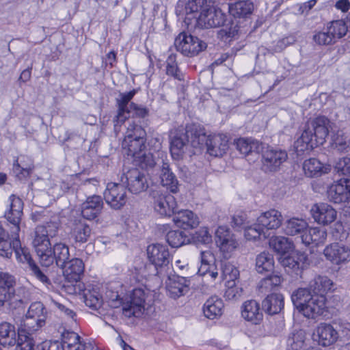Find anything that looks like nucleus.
I'll use <instances>...</instances> for the list:
<instances>
[{"instance_id":"obj_37","label":"nucleus","mask_w":350,"mask_h":350,"mask_svg":"<svg viewBox=\"0 0 350 350\" xmlns=\"http://www.w3.org/2000/svg\"><path fill=\"white\" fill-rule=\"evenodd\" d=\"M161 184L165 187L172 193H176L178 191V181L170 168V165L167 163H163L160 170Z\"/></svg>"},{"instance_id":"obj_60","label":"nucleus","mask_w":350,"mask_h":350,"mask_svg":"<svg viewBox=\"0 0 350 350\" xmlns=\"http://www.w3.org/2000/svg\"><path fill=\"white\" fill-rule=\"evenodd\" d=\"M251 222L247 214L243 211L234 214L232 221L233 226L243 229L245 228Z\"/></svg>"},{"instance_id":"obj_35","label":"nucleus","mask_w":350,"mask_h":350,"mask_svg":"<svg viewBox=\"0 0 350 350\" xmlns=\"http://www.w3.org/2000/svg\"><path fill=\"white\" fill-rule=\"evenodd\" d=\"M84 302L87 306L98 310L103 304V297L100 293V288L96 285H88L83 291Z\"/></svg>"},{"instance_id":"obj_22","label":"nucleus","mask_w":350,"mask_h":350,"mask_svg":"<svg viewBox=\"0 0 350 350\" xmlns=\"http://www.w3.org/2000/svg\"><path fill=\"white\" fill-rule=\"evenodd\" d=\"M314 339L319 345L327 347L335 343L339 338V334L334 327L328 323H320L313 334Z\"/></svg>"},{"instance_id":"obj_63","label":"nucleus","mask_w":350,"mask_h":350,"mask_svg":"<svg viewBox=\"0 0 350 350\" xmlns=\"http://www.w3.org/2000/svg\"><path fill=\"white\" fill-rule=\"evenodd\" d=\"M36 350H64V346L59 340H46L36 347Z\"/></svg>"},{"instance_id":"obj_52","label":"nucleus","mask_w":350,"mask_h":350,"mask_svg":"<svg viewBox=\"0 0 350 350\" xmlns=\"http://www.w3.org/2000/svg\"><path fill=\"white\" fill-rule=\"evenodd\" d=\"M262 235L266 237L264 229L258 224L257 221L256 223L254 224L251 222L244 228V236L248 241H256Z\"/></svg>"},{"instance_id":"obj_46","label":"nucleus","mask_w":350,"mask_h":350,"mask_svg":"<svg viewBox=\"0 0 350 350\" xmlns=\"http://www.w3.org/2000/svg\"><path fill=\"white\" fill-rule=\"evenodd\" d=\"M282 275L278 273H273L262 279L258 284V290L262 293L271 291L275 287L279 286L282 282Z\"/></svg>"},{"instance_id":"obj_19","label":"nucleus","mask_w":350,"mask_h":350,"mask_svg":"<svg viewBox=\"0 0 350 350\" xmlns=\"http://www.w3.org/2000/svg\"><path fill=\"white\" fill-rule=\"evenodd\" d=\"M189 285V278L178 275H170L166 281L167 294L170 297L177 299L188 293Z\"/></svg>"},{"instance_id":"obj_7","label":"nucleus","mask_w":350,"mask_h":350,"mask_svg":"<svg viewBox=\"0 0 350 350\" xmlns=\"http://www.w3.org/2000/svg\"><path fill=\"white\" fill-rule=\"evenodd\" d=\"M147 256L150 262L154 266L155 275L163 274V269L170 262V254L167 246L160 243H152L147 247Z\"/></svg>"},{"instance_id":"obj_27","label":"nucleus","mask_w":350,"mask_h":350,"mask_svg":"<svg viewBox=\"0 0 350 350\" xmlns=\"http://www.w3.org/2000/svg\"><path fill=\"white\" fill-rule=\"evenodd\" d=\"M326 299L321 295H313L304 308L301 309V313L308 318L315 319L323 314L325 310Z\"/></svg>"},{"instance_id":"obj_30","label":"nucleus","mask_w":350,"mask_h":350,"mask_svg":"<svg viewBox=\"0 0 350 350\" xmlns=\"http://www.w3.org/2000/svg\"><path fill=\"white\" fill-rule=\"evenodd\" d=\"M283 217L282 213L275 209H270L262 213L257 218L258 224L262 228L267 230H275L280 228L282 224Z\"/></svg>"},{"instance_id":"obj_57","label":"nucleus","mask_w":350,"mask_h":350,"mask_svg":"<svg viewBox=\"0 0 350 350\" xmlns=\"http://www.w3.org/2000/svg\"><path fill=\"white\" fill-rule=\"evenodd\" d=\"M242 288L237 285L234 281L226 282L224 297L228 300H237L241 296Z\"/></svg>"},{"instance_id":"obj_56","label":"nucleus","mask_w":350,"mask_h":350,"mask_svg":"<svg viewBox=\"0 0 350 350\" xmlns=\"http://www.w3.org/2000/svg\"><path fill=\"white\" fill-rule=\"evenodd\" d=\"M18 330H19L18 329ZM27 333L18 331V338L15 350H33L34 341Z\"/></svg>"},{"instance_id":"obj_6","label":"nucleus","mask_w":350,"mask_h":350,"mask_svg":"<svg viewBox=\"0 0 350 350\" xmlns=\"http://www.w3.org/2000/svg\"><path fill=\"white\" fill-rule=\"evenodd\" d=\"M42 267H48L55 262L57 266L64 268L70 255L68 246L62 242L56 243L53 247L47 246V249L43 252H36Z\"/></svg>"},{"instance_id":"obj_15","label":"nucleus","mask_w":350,"mask_h":350,"mask_svg":"<svg viewBox=\"0 0 350 350\" xmlns=\"http://www.w3.org/2000/svg\"><path fill=\"white\" fill-rule=\"evenodd\" d=\"M280 262L286 271L298 275L309 265L308 255L304 252H297L291 255H284L280 257Z\"/></svg>"},{"instance_id":"obj_14","label":"nucleus","mask_w":350,"mask_h":350,"mask_svg":"<svg viewBox=\"0 0 350 350\" xmlns=\"http://www.w3.org/2000/svg\"><path fill=\"white\" fill-rule=\"evenodd\" d=\"M106 202L114 209L121 208L126 202L125 187L119 183H109L104 192Z\"/></svg>"},{"instance_id":"obj_50","label":"nucleus","mask_w":350,"mask_h":350,"mask_svg":"<svg viewBox=\"0 0 350 350\" xmlns=\"http://www.w3.org/2000/svg\"><path fill=\"white\" fill-rule=\"evenodd\" d=\"M305 338V332L304 330L300 329L292 332L287 340L288 350L301 349L304 345Z\"/></svg>"},{"instance_id":"obj_41","label":"nucleus","mask_w":350,"mask_h":350,"mask_svg":"<svg viewBox=\"0 0 350 350\" xmlns=\"http://www.w3.org/2000/svg\"><path fill=\"white\" fill-rule=\"evenodd\" d=\"M236 148L245 156L252 153H258L262 149V144L258 141L240 138L235 142Z\"/></svg>"},{"instance_id":"obj_5","label":"nucleus","mask_w":350,"mask_h":350,"mask_svg":"<svg viewBox=\"0 0 350 350\" xmlns=\"http://www.w3.org/2000/svg\"><path fill=\"white\" fill-rule=\"evenodd\" d=\"M14 240L12 245V250L15 252L16 257L18 262L27 264L29 271L32 275L35 276L38 280L42 282L47 287L51 285V282L46 273L33 260L30 254L29 250L26 247H21L19 240L18 234L17 235H12Z\"/></svg>"},{"instance_id":"obj_24","label":"nucleus","mask_w":350,"mask_h":350,"mask_svg":"<svg viewBox=\"0 0 350 350\" xmlns=\"http://www.w3.org/2000/svg\"><path fill=\"white\" fill-rule=\"evenodd\" d=\"M311 213L314 221L323 225L332 223L336 219L337 212L326 203L315 204L311 208Z\"/></svg>"},{"instance_id":"obj_54","label":"nucleus","mask_w":350,"mask_h":350,"mask_svg":"<svg viewBox=\"0 0 350 350\" xmlns=\"http://www.w3.org/2000/svg\"><path fill=\"white\" fill-rule=\"evenodd\" d=\"M12 254V245L8 241V235L0 224V256L10 258Z\"/></svg>"},{"instance_id":"obj_20","label":"nucleus","mask_w":350,"mask_h":350,"mask_svg":"<svg viewBox=\"0 0 350 350\" xmlns=\"http://www.w3.org/2000/svg\"><path fill=\"white\" fill-rule=\"evenodd\" d=\"M15 284L14 276L8 273H0V307L10 305L15 298Z\"/></svg>"},{"instance_id":"obj_32","label":"nucleus","mask_w":350,"mask_h":350,"mask_svg":"<svg viewBox=\"0 0 350 350\" xmlns=\"http://www.w3.org/2000/svg\"><path fill=\"white\" fill-rule=\"evenodd\" d=\"M92 233L90 226L83 220H75L71 227L70 235L76 243H84L88 241Z\"/></svg>"},{"instance_id":"obj_18","label":"nucleus","mask_w":350,"mask_h":350,"mask_svg":"<svg viewBox=\"0 0 350 350\" xmlns=\"http://www.w3.org/2000/svg\"><path fill=\"white\" fill-rule=\"evenodd\" d=\"M144 293L141 289H135L131 300L122 304V310L127 317H139L143 314L144 309Z\"/></svg>"},{"instance_id":"obj_59","label":"nucleus","mask_w":350,"mask_h":350,"mask_svg":"<svg viewBox=\"0 0 350 350\" xmlns=\"http://www.w3.org/2000/svg\"><path fill=\"white\" fill-rule=\"evenodd\" d=\"M221 277L223 280L228 281H234L239 279V271L230 263H225L222 267Z\"/></svg>"},{"instance_id":"obj_55","label":"nucleus","mask_w":350,"mask_h":350,"mask_svg":"<svg viewBox=\"0 0 350 350\" xmlns=\"http://www.w3.org/2000/svg\"><path fill=\"white\" fill-rule=\"evenodd\" d=\"M166 74L179 81L183 79V75L178 69L176 56L174 54H170L166 60Z\"/></svg>"},{"instance_id":"obj_1","label":"nucleus","mask_w":350,"mask_h":350,"mask_svg":"<svg viewBox=\"0 0 350 350\" xmlns=\"http://www.w3.org/2000/svg\"><path fill=\"white\" fill-rule=\"evenodd\" d=\"M185 21L193 23L195 27L209 29L222 26L218 36L224 42L230 41L238 33V26L233 23L228 26L227 15L211 1L189 0L185 5Z\"/></svg>"},{"instance_id":"obj_64","label":"nucleus","mask_w":350,"mask_h":350,"mask_svg":"<svg viewBox=\"0 0 350 350\" xmlns=\"http://www.w3.org/2000/svg\"><path fill=\"white\" fill-rule=\"evenodd\" d=\"M335 170L342 175H350V158L339 159L336 163Z\"/></svg>"},{"instance_id":"obj_31","label":"nucleus","mask_w":350,"mask_h":350,"mask_svg":"<svg viewBox=\"0 0 350 350\" xmlns=\"http://www.w3.org/2000/svg\"><path fill=\"white\" fill-rule=\"evenodd\" d=\"M173 221L177 227L189 229L194 228L199 224V219L196 215L189 210H180L176 209L175 213L173 214Z\"/></svg>"},{"instance_id":"obj_28","label":"nucleus","mask_w":350,"mask_h":350,"mask_svg":"<svg viewBox=\"0 0 350 350\" xmlns=\"http://www.w3.org/2000/svg\"><path fill=\"white\" fill-rule=\"evenodd\" d=\"M103 208V201L99 196L88 197L81 204V215L89 220L94 219L101 213Z\"/></svg>"},{"instance_id":"obj_23","label":"nucleus","mask_w":350,"mask_h":350,"mask_svg":"<svg viewBox=\"0 0 350 350\" xmlns=\"http://www.w3.org/2000/svg\"><path fill=\"white\" fill-rule=\"evenodd\" d=\"M326 258L332 263L340 265L350 260V249L338 243L327 245L323 251Z\"/></svg>"},{"instance_id":"obj_36","label":"nucleus","mask_w":350,"mask_h":350,"mask_svg":"<svg viewBox=\"0 0 350 350\" xmlns=\"http://www.w3.org/2000/svg\"><path fill=\"white\" fill-rule=\"evenodd\" d=\"M224 303L221 298L213 296L208 299L204 304L203 312L209 319H215L221 317L223 312Z\"/></svg>"},{"instance_id":"obj_26","label":"nucleus","mask_w":350,"mask_h":350,"mask_svg":"<svg viewBox=\"0 0 350 350\" xmlns=\"http://www.w3.org/2000/svg\"><path fill=\"white\" fill-rule=\"evenodd\" d=\"M207 152L213 157H222L228 149V140L223 135H209L204 146Z\"/></svg>"},{"instance_id":"obj_47","label":"nucleus","mask_w":350,"mask_h":350,"mask_svg":"<svg viewBox=\"0 0 350 350\" xmlns=\"http://www.w3.org/2000/svg\"><path fill=\"white\" fill-rule=\"evenodd\" d=\"M133 163L135 165L146 170L153 167L156 163L152 154L146 149L135 156Z\"/></svg>"},{"instance_id":"obj_61","label":"nucleus","mask_w":350,"mask_h":350,"mask_svg":"<svg viewBox=\"0 0 350 350\" xmlns=\"http://www.w3.org/2000/svg\"><path fill=\"white\" fill-rule=\"evenodd\" d=\"M313 40L319 45H329L334 43L333 36L329 33L327 29L326 31H319L313 36Z\"/></svg>"},{"instance_id":"obj_13","label":"nucleus","mask_w":350,"mask_h":350,"mask_svg":"<svg viewBox=\"0 0 350 350\" xmlns=\"http://www.w3.org/2000/svg\"><path fill=\"white\" fill-rule=\"evenodd\" d=\"M287 159L288 154L286 150L268 148L262 153V169L265 172H276Z\"/></svg>"},{"instance_id":"obj_43","label":"nucleus","mask_w":350,"mask_h":350,"mask_svg":"<svg viewBox=\"0 0 350 350\" xmlns=\"http://www.w3.org/2000/svg\"><path fill=\"white\" fill-rule=\"evenodd\" d=\"M313 295L314 294L308 286L307 288H299L293 292L291 299L294 306L301 312V309L306 306V304L313 297Z\"/></svg>"},{"instance_id":"obj_51","label":"nucleus","mask_w":350,"mask_h":350,"mask_svg":"<svg viewBox=\"0 0 350 350\" xmlns=\"http://www.w3.org/2000/svg\"><path fill=\"white\" fill-rule=\"evenodd\" d=\"M327 29L331 36H333V40L336 42L337 39L346 35L347 26L344 21L336 20L330 23L327 26Z\"/></svg>"},{"instance_id":"obj_38","label":"nucleus","mask_w":350,"mask_h":350,"mask_svg":"<svg viewBox=\"0 0 350 350\" xmlns=\"http://www.w3.org/2000/svg\"><path fill=\"white\" fill-rule=\"evenodd\" d=\"M284 297L280 293L267 295L262 301V308L269 314L279 313L284 308Z\"/></svg>"},{"instance_id":"obj_4","label":"nucleus","mask_w":350,"mask_h":350,"mask_svg":"<svg viewBox=\"0 0 350 350\" xmlns=\"http://www.w3.org/2000/svg\"><path fill=\"white\" fill-rule=\"evenodd\" d=\"M146 133L142 126L129 124L122 143L124 153L133 158L146 150Z\"/></svg>"},{"instance_id":"obj_25","label":"nucleus","mask_w":350,"mask_h":350,"mask_svg":"<svg viewBox=\"0 0 350 350\" xmlns=\"http://www.w3.org/2000/svg\"><path fill=\"white\" fill-rule=\"evenodd\" d=\"M185 137L187 142L196 148H202L207 137L204 129L200 124H191L186 126Z\"/></svg>"},{"instance_id":"obj_44","label":"nucleus","mask_w":350,"mask_h":350,"mask_svg":"<svg viewBox=\"0 0 350 350\" xmlns=\"http://www.w3.org/2000/svg\"><path fill=\"white\" fill-rule=\"evenodd\" d=\"M332 282L327 276L318 275L312 279L308 287L314 294L325 296V293L331 289Z\"/></svg>"},{"instance_id":"obj_10","label":"nucleus","mask_w":350,"mask_h":350,"mask_svg":"<svg viewBox=\"0 0 350 350\" xmlns=\"http://www.w3.org/2000/svg\"><path fill=\"white\" fill-rule=\"evenodd\" d=\"M59 228L57 222H48L45 225L38 226L35 230V237L32 244L36 252H43L48 245H51L49 237L56 236Z\"/></svg>"},{"instance_id":"obj_53","label":"nucleus","mask_w":350,"mask_h":350,"mask_svg":"<svg viewBox=\"0 0 350 350\" xmlns=\"http://www.w3.org/2000/svg\"><path fill=\"white\" fill-rule=\"evenodd\" d=\"M271 245L273 250L284 256L292 248V243L284 237H278L271 240Z\"/></svg>"},{"instance_id":"obj_9","label":"nucleus","mask_w":350,"mask_h":350,"mask_svg":"<svg viewBox=\"0 0 350 350\" xmlns=\"http://www.w3.org/2000/svg\"><path fill=\"white\" fill-rule=\"evenodd\" d=\"M155 212L162 217H170L177 209V204L175 198L163 193L161 191L154 189L150 194Z\"/></svg>"},{"instance_id":"obj_42","label":"nucleus","mask_w":350,"mask_h":350,"mask_svg":"<svg viewBox=\"0 0 350 350\" xmlns=\"http://www.w3.org/2000/svg\"><path fill=\"white\" fill-rule=\"evenodd\" d=\"M16 342V331L14 326L8 322L0 323V344L6 347L14 346Z\"/></svg>"},{"instance_id":"obj_11","label":"nucleus","mask_w":350,"mask_h":350,"mask_svg":"<svg viewBox=\"0 0 350 350\" xmlns=\"http://www.w3.org/2000/svg\"><path fill=\"white\" fill-rule=\"evenodd\" d=\"M122 178V182L126 184L128 190L133 194H139L148 188L147 176L137 168H132Z\"/></svg>"},{"instance_id":"obj_62","label":"nucleus","mask_w":350,"mask_h":350,"mask_svg":"<svg viewBox=\"0 0 350 350\" xmlns=\"http://www.w3.org/2000/svg\"><path fill=\"white\" fill-rule=\"evenodd\" d=\"M193 240L196 242L206 244L212 241V237L206 227L200 228L193 235Z\"/></svg>"},{"instance_id":"obj_33","label":"nucleus","mask_w":350,"mask_h":350,"mask_svg":"<svg viewBox=\"0 0 350 350\" xmlns=\"http://www.w3.org/2000/svg\"><path fill=\"white\" fill-rule=\"evenodd\" d=\"M327 232L321 228H310L301 236V243L306 245L314 244L316 246L325 243Z\"/></svg>"},{"instance_id":"obj_2","label":"nucleus","mask_w":350,"mask_h":350,"mask_svg":"<svg viewBox=\"0 0 350 350\" xmlns=\"http://www.w3.org/2000/svg\"><path fill=\"white\" fill-rule=\"evenodd\" d=\"M329 120L325 116L309 120L304 126L301 136L295 142L298 154L322 145L329 133Z\"/></svg>"},{"instance_id":"obj_39","label":"nucleus","mask_w":350,"mask_h":350,"mask_svg":"<svg viewBox=\"0 0 350 350\" xmlns=\"http://www.w3.org/2000/svg\"><path fill=\"white\" fill-rule=\"evenodd\" d=\"M188 142L185 134H176L171 139L170 152L173 159H180L185 152Z\"/></svg>"},{"instance_id":"obj_58","label":"nucleus","mask_w":350,"mask_h":350,"mask_svg":"<svg viewBox=\"0 0 350 350\" xmlns=\"http://www.w3.org/2000/svg\"><path fill=\"white\" fill-rule=\"evenodd\" d=\"M33 168V164L19 163L18 160L13 165V172L16 176L20 179H24L30 176Z\"/></svg>"},{"instance_id":"obj_45","label":"nucleus","mask_w":350,"mask_h":350,"mask_svg":"<svg viewBox=\"0 0 350 350\" xmlns=\"http://www.w3.org/2000/svg\"><path fill=\"white\" fill-rule=\"evenodd\" d=\"M256 269L258 273L272 271L274 269V259L271 254L262 252L256 258Z\"/></svg>"},{"instance_id":"obj_48","label":"nucleus","mask_w":350,"mask_h":350,"mask_svg":"<svg viewBox=\"0 0 350 350\" xmlns=\"http://www.w3.org/2000/svg\"><path fill=\"white\" fill-rule=\"evenodd\" d=\"M323 164L315 158L306 160L303 163V170L308 177L319 176L323 173Z\"/></svg>"},{"instance_id":"obj_29","label":"nucleus","mask_w":350,"mask_h":350,"mask_svg":"<svg viewBox=\"0 0 350 350\" xmlns=\"http://www.w3.org/2000/svg\"><path fill=\"white\" fill-rule=\"evenodd\" d=\"M241 316L252 324H260L263 315L259 303L253 299L245 301L241 306Z\"/></svg>"},{"instance_id":"obj_49","label":"nucleus","mask_w":350,"mask_h":350,"mask_svg":"<svg viewBox=\"0 0 350 350\" xmlns=\"http://www.w3.org/2000/svg\"><path fill=\"white\" fill-rule=\"evenodd\" d=\"M166 239L172 247H179L189 242V239L185 233L181 230H172L168 232Z\"/></svg>"},{"instance_id":"obj_8","label":"nucleus","mask_w":350,"mask_h":350,"mask_svg":"<svg viewBox=\"0 0 350 350\" xmlns=\"http://www.w3.org/2000/svg\"><path fill=\"white\" fill-rule=\"evenodd\" d=\"M176 50L185 56H195L206 48V44L198 37L180 33L175 39Z\"/></svg>"},{"instance_id":"obj_21","label":"nucleus","mask_w":350,"mask_h":350,"mask_svg":"<svg viewBox=\"0 0 350 350\" xmlns=\"http://www.w3.org/2000/svg\"><path fill=\"white\" fill-rule=\"evenodd\" d=\"M136 94V90H133L126 93H120L117 98L118 112L114 118V129L118 130V126L128 119L131 114L130 101Z\"/></svg>"},{"instance_id":"obj_17","label":"nucleus","mask_w":350,"mask_h":350,"mask_svg":"<svg viewBox=\"0 0 350 350\" xmlns=\"http://www.w3.org/2000/svg\"><path fill=\"white\" fill-rule=\"evenodd\" d=\"M327 198L334 203H350V180L340 179L327 190Z\"/></svg>"},{"instance_id":"obj_16","label":"nucleus","mask_w":350,"mask_h":350,"mask_svg":"<svg viewBox=\"0 0 350 350\" xmlns=\"http://www.w3.org/2000/svg\"><path fill=\"white\" fill-rule=\"evenodd\" d=\"M215 242L220 250L224 253V258L230 256V253L237 247L238 243L230 232L229 228L226 226H219L215 231Z\"/></svg>"},{"instance_id":"obj_3","label":"nucleus","mask_w":350,"mask_h":350,"mask_svg":"<svg viewBox=\"0 0 350 350\" xmlns=\"http://www.w3.org/2000/svg\"><path fill=\"white\" fill-rule=\"evenodd\" d=\"M46 310L40 301L32 303L18 325L20 332L32 334L39 330L46 323Z\"/></svg>"},{"instance_id":"obj_12","label":"nucleus","mask_w":350,"mask_h":350,"mask_svg":"<svg viewBox=\"0 0 350 350\" xmlns=\"http://www.w3.org/2000/svg\"><path fill=\"white\" fill-rule=\"evenodd\" d=\"M23 202L18 196L11 195L9 198V208L5 212L7 221L13 225L12 235H17L20 231V224L23 215Z\"/></svg>"},{"instance_id":"obj_34","label":"nucleus","mask_w":350,"mask_h":350,"mask_svg":"<svg viewBox=\"0 0 350 350\" xmlns=\"http://www.w3.org/2000/svg\"><path fill=\"white\" fill-rule=\"evenodd\" d=\"M64 274L70 282H77L84 271V264L80 258L69 259L64 268Z\"/></svg>"},{"instance_id":"obj_40","label":"nucleus","mask_w":350,"mask_h":350,"mask_svg":"<svg viewBox=\"0 0 350 350\" xmlns=\"http://www.w3.org/2000/svg\"><path fill=\"white\" fill-rule=\"evenodd\" d=\"M308 228V223L302 219L293 217L284 222V230L286 234L295 236L301 234V236L306 231Z\"/></svg>"}]
</instances>
